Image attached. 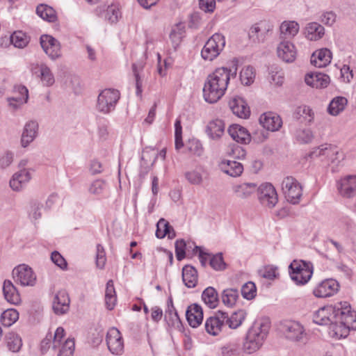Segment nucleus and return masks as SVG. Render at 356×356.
I'll return each instance as SVG.
<instances>
[{
    "label": "nucleus",
    "mask_w": 356,
    "mask_h": 356,
    "mask_svg": "<svg viewBox=\"0 0 356 356\" xmlns=\"http://www.w3.org/2000/svg\"><path fill=\"white\" fill-rule=\"evenodd\" d=\"M238 60L234 58L229 69L222 67L209 74L204 83L203 96L206 102L213 104L218 102L225 94L231 79L237 74Z\"/></svg>",
    "instance_id": "1"
},
{
    "label": "nucleus",
    "mask_w": 356,
    "mask_h": 356,
    "mask_svg": "<svg viewBox=\"0 0 356 356\" xmlns=\"http://www.w3.org/2000/svg\"><path fill=\"white\" fill-rule=\"evenodd\" d=\"M270 323L268 319L256 321L248 329L243 343V350L247 354H252L259 350L269 332Z\"/></svg>",
    "instance_id": "2"
},
{
    "label": "nucleus",
    "mask_w": 356,
    "mask_h": 356,
    "mask_svg": "<svg viewBox=\"0 0 356 356\" xmlns=\"http://www.w3.org/2000/svg\"><path fill=\"white\" fill-rule=\"evenodd\" d=\"M291 278L297 284H307L313 274V264L309 261L293 260L289 265Z\"/></svg>",
    "instance_id": "3"
},
{
    "label": "nucleus",
    "mask_w": 356,
    "mask_h": 356,
    "mask_svg": "<svg viewBox=\"0 0 356 356\" xmlns=\"http://www.w3.org/2000/svg\"><path fill=\"white\" fill-rule=\"evenodd\" d=\"M225 46V37L220 33H215L206 42L201 56L204 60L212 61L220 55Z\"/></svg>",
    "instance_id": "4"
},
{
    "label": "nucleus",
    "mask_w": 356,
    "mask_h": 356,
    "mask_svg": "<svg viewBox=\"0 0 356 356\" xmlns=\"http://www.w3.org/2000/svg\"><path fill=\"white\" fill-rule=\"evenodd\" d=\"M120 97L118 90L108 88L102 90L97 98V111L104 114L109 113L115 109Z\"/></svg>",
    "instance_id": "5"
},
{
    "label": "nucleus",
    "mask_w": 356,
    "mask_h": 356,
    "mask_svg": "<svg viewBox=\"0 0 356 356\" xmlns=\"http://www.w3.org/2000/svg\"><path fill=\"white\" fill-rule=\"evenodd\" d=\"M335 325H340L348 330H356V312L351 311L350 305L345 302L339 303L335 314Z\"/></svg>",
    "instance_id": "6"
},
{
    "label": "nucleus",
    "mask_w": 356,
    "mask_h": 356,
    "mask_svg": "<svg viewBox=\"0 0 356 356\" xmlns=\"http://www.w3.org/2000/svg\"><path fill=\"white\" fill-rule=\"evenodd\" d=\"M282 190L288 202L293 204L299 202L302 190L300 184L294 177H285L282 182Z\"/></svg>",
    "instance_id": "7"
},
{
    "label": "nucleus",
    "mask_w": 356,
    "mask_h": 356,
    "mask_svg": "<svg viewBox=\"0 0 356 356\" xmlns=\"http://www.w3.org/2000/svg\"><path fill=\"white\" fill-rule=\"evenodd\" d=\"M13 276L15 282L22 286H33L36 282L35 273L30 266L24 264L14 268Z\"/></svg>",
    "instance_id": "8"
},
{
    "label": "nucleus",
    "mask_w": 356,
    "mask_h": 356,
    "mask_svg": "<svg viewBox=\"0 0 356 356\" xmlns=\"http://www.w3.org/2000/svg\"><path fill=\"white\" fill-rule=\"evenodd\" d=\"M280 330L285 337L291 341H299L305 335L303 327L294 321H287L281 323Z\"/></svg>",
    "instance_id": "9"
},
{
    "label": "nucleus",
    "mask_w": 356,
    "mask_h": 356,
    "mask_svg": "<svg viewBox=\"0 0 356 356\" xmlns=\"http://www.w3.org/2000/svg\"><path fill=\"white\" fill-rule=\"evenodd\" d=\"M258 198L261 204L273 208L277 203L278 197L275 188L269 183L261 184L258 188Z\"/></svg>",
    "instance_id": "10"
},
{
    "label": "nucleus",
    "mask_w": 356,
    "mask_h": 356,
    "mask_svg": "<svg viewBox=\"0 0 356 356\" xmlns=\"http://www.w3.org/2000/svg\"><path fill=\"white\" fill-rule=\"evenodd\" d=\"M338 305L335 306H326L320 308L313 316L314 323L320 325L335 324V319Z\"/></svg>",
    "instance_id": "11"
},
{
    "label": "nucleus",
    "mask_w": 356,
    "mask_h": 356,
    "mask_svg": "<svg viewBox=\"0 0 356 356\" xmlns=\"http://www.w3.org/2000/svg\"><path fill=\"white\" fill-rule=\"evenodd\" d=\"M106 344L110 352L116 355L124 351V341L120 332L115 327L109 329L106 334Z\"/></svg>",
    "instance_id": "12"
},
{
    "label": "nucleus",
    "mask_w": 356,
    "mask_h": 356,
    "mask_svg": "<svg viewBox=\"0 0 356 356\" xmlns=\"http://www.w3.org/2000/svg\"><path fill=\"white\" fill-rule=\"evenodd\" d=\"M40 40L42 49L51 60L60 57V44L56 38L49 35H42Z\"/></svg>",
    "instance_id": "13"
},
{
    "label": "nucleus",
    "mask_w": 356,
    "mask_h": 356,
    "mask_svg": "<svg viewBox=\"0 0 356 356\" xmlns=\"http://www.w3.org/2000/svg\"><path fill=\"white\" fill-rule=\"evenodd\" d=\"M339 194L346 198L356 195V175H346L337 182Z\"/></svg>",
    "instance_id": "14"
},
{
    "label": "nucleus",
    "mask_w": 356,
    "mask_h": 356,
    "mask_svg": "<svg viewBox=\"0 0 356 356\" xmlns=\"http://www.w3.org/2000/svg\"><path fill=\"white\" fill-rule=\"evenodd\" d=\"M224 312L218 311L214 316H210L205 321L206 332L212 335L217 336L225 327Z\"/></svg>",
    "instance_id": "15"
},
{
    "label": "nucleus",
    "mask_w": 356,
    "mask_h": 356,
    "mask_svg": "<svg viewBox=\"0 0 356 356\" xmlns=\"http://www.w3.org/2000/svg\"><path fill=\"white\" fill-rule=\"evenodd\" d=\"M338 282L333 279H327L319 283L314 289V295L318 298H327L334 295L339 290Z\"/></svg>",
    "instance_id": "16"
},
{
    "label": "nucleus",
    "mask_w": 356,
    "mask_h": 356,
    "mask_svg": "<svg viewBox=\"0 0 356 356\" xmlns=\"http://www.w3.org/2000/svg\"><path fill=\"white\" fill-rule=\"evenodd\" d=\"M277 56L285 63H293L297 56L295 45L287 40L281 42L277 47Z\"/></svg>",
    "instance_id": "17"
},
{
    "label": "nucleus",
    "mask_w": 356,
    "mask_h": 356,
    "mask_svg": "<svg viewBox=\"0 0 356 356\" xmlns=\"http://www.w3.org/2000/svg\"><path fill=\"white\" fill-rule=\"evenodd\" d=\"M318 152H315V154L326 156L332 163H337V165L344 159L343 153L337 146L331 144L322 145L318 147Z\"/></svg>",
    "instance_id": "18"
},
{
    "label": "nucleus",
    "mask_w": 356,
    "mask_h": 356,
    "mask_svg": "<svg viewBox=\"0 0 356 356\" xmlns=\"http://www.w3.org/2000/svg\"><path fill=\"white\" fill-rule=\"evenodd\" d=\"M259 122L264 129L272 132L278 131L282 125L281 117L273 112L262 114L259 118Z\"/></svg>",
    "instance_id": "19"
},
{
    "label": "nucleus",
    "mask_w": 356,
    "mask_h": 356,
    "mask_svg": "<svg viewBox=\"0 0 356 356\" xmlns=\"http://www.w3.org/2000/svg\"><path fill=\"white\" fill-rule=\"evenodd\" d=\"M229 106L232 111L237 117L243 119H247L250 115V107L246 102L240 97L233 98L229 102Z\"/></svg>",
    "instance_id": "20"
},
{
    "label": "nucleus",
    "mask_w": 356,
    "mask_h": 356,
    "mask_svg": "<svg viewBox=\"0 0 356 356\" xmlns=\"http://www.w3.org/2000/svg\"><path fill=\"white\" fill-rule=\"evenodd\" d=\"M218 167L224 173L233 177H239L243 172V165L236 161L222 159L218 163Z\"/></svg>",
    "instance_id": "21"
},
{
    "label": "nucleus",
    "mask_w": 356,
    "mask_h": 356,
    "mask_svg": "<svg viewBox=\"0 0 356 356\" xmlns=\"http://www.w3.org/2000/svg\"><path fill=\"white\" fill-rule=\"evenodd\" d=\"M70 302V298L65 291H58L53 300L52 307L55 314H65L69 310Z\"/></svg>",
    "instance_id": "22"
},
{
    "label": "nucleus",
    "mask_w": 356,
    "mask_h": 356,
    "mask_svg": "<svg viewBox=\"0 0 356 356\" xmlns=\"http://www.w3.org/2000/svg\"><path fill=\"white\" fill-rule=\"evenodd\" d=\"M305 81L313 88H325L329 85L330 78L328 75L321 72H310L306 74Z\"/></svg>",
    "instance_id": "23"
},
{
    "label": "nucleus",
    "mask_w": 356,
    "mask_h": 356,
    "mask_svg": "<svg viewBox=\"0 0 356 356\" xmlns=\"http://www.w3.org/2000/svg\"><path fill=\"white\" fill-rule=\"evenodd\" d=\"M186 317L192 327H197L203 320V311L200 305L194 303L188 307Z\"/></svg>",
    "instance_id": "24"
},
{
    "label": "nucleus",
    "mask_w": 356,
    "mask_h": 356,
    "mask_svg": "<svg viewBox=\"0 0 356 356\" xmlns=\"http://www.w3.org/2000/svg\"><path fill=\"white\" fill-rule=\"evenodd\" d=\"M332 59V52L327 48L314 51L311 56V63L317 67L327 66Z\"/></svg>",
    "instance_id": "25"
},
{
    "label": "nucleus",
    "mask_w": 356,
    "mask_h": 356,
    "mask_svg": "<svg viewBox=\"0 0 356 356\" xmlns=\"http://www.w3.org/2000/svg\"><path fill=\"white\" fill-rule=\"evenodd\" d=\"M95 12L97 15L104 17L105 20L110 23H116L120 17V12L118 7L114 4L108 6L105 10L102 6L96 8Z\"/></svg>",
    "instance_id": "26"
},
{
    "label": "nucleus",
    "mask_w": 356,
    "mask_h": 356,
    "mask_svg": "<svg viewBox=\"0 0 356 356\" xmlns=\"http://www.w3.org/2000/svg\"><path fill=\"white\" fill-rule=\"evenodd\" d=\"M17 95L8 99L9 105L17 109L20 105L27 102L29 99V90L24 86H17L15 87Z\"/></svg>",
    "instance_id": "27"
},
{
    "label": "nucleus",
    "mask_w": 356,
    "mask_h": 356,
    "mask_svg": "<svg viewBox=\"0 0 356 356\" xmlns=\"http://www.w3.org/2000/svg\"><path fill=\"white\" fill-rule=\"evenodd\" d=\"M207 172L203 168L188 170L184 172V177L187 181L194 186H202L204 181Z\"/></svg>",
    "instance_id": "28"
},
{
    "label": "nucleus",
    "mask_w": 356,
    "mask_h": 356,
    "mask_svg": "<svg viewBox=\"0 0 356 356\" xmlns=\"http://www.w3.org/2000/svg\"><path fill=\"white\" fill-rule=\"evenodd\" d=\"M224 314L225 316L224 320L225 326L228 325L231 329H236L240 327L247 316L246 312L243 309H238L233 312L230 316L226 312H224Z\"/></svg>",
    "instance_id": "29"
},
{
    "label": "nucleus",
    "mask_w": 356,
    "mask_h": 356,
    "mask_svg": "<svg viewBox=\"0 0 356 356\" xmlns=\"http://www.w3.org/2000/svg\"><path fill=\"white\" fill-rule=\"evenodd\" d=\"M31 179V175L26 169L21 170L13 175L10 181V186L14 191H19Z\"/></svg>",
    "instance_id": "30"
},
{
    "label": "nucleus",
    "mask_w": 356,
    "mask_h": 356,
    "mask_svg": "<svg viewBox=\"0 0 356 356\" xmlns=\"http://www.w3.org/2000/svg\"><path fill=\"white\" fill-rule=\"evenodd\" d=\"M197 271L192 266L186 265L182 269V280L188 288H194L197 284Z\"/></svg>",
    "instance_id": "31"
},
{
    "label": "nucleus",
    "mask_w": 356,
    "mask_h": 356,
    "mask_svg": "<svg viewBox=\"0 0 356 356\" xmlns=\"http://www.w3.org/2000/svg\"><path fill=\"white\" fill-rule=\"evenodd\" d=\"M324 33V27L317 22L309 23L305 27V34L309 40H318L323 38Z\"/></svg>",
    "instance_id": "32"
},
{
    "label": "nucleus",
    "mask_w": 356,
    "mask_h": 356,
    "mask_svg": "<svg viewBox=\"0 0 356 356\" xmlns=\"http://www.w3.org/2000/svg\"><path fill=\"white\" fill-rule=\"evenodd\" d=\"M166 236L172 239L176 236V234L170 223L164 218H161L156 224V236L163 238Z\"/></svg>",
    "instance_id": "33"
},
{
    "label": "nucleus",
    "mask_w": 356,
    "mask_h": 356,
    "mask_svg": "<svg viewBox=\"0 0 356 356\" xmlns=\"http://www.w3.org/2000/svg\"><path fill=\"white\" fill-rule=\"evenodd\" d=\"M232 189L237 197L246 199L257 189V186L254 183H243L234 186Z\"/></svg>",
    "instance_id": "34"
},
{
    "label": "nucleus",
    "mask_w": 356,
    "mask_h": 356,
    "mask_svg": "<svg viewBox=\"0 0 356 356\" xmlns=\"http://www.w3.org/2000/svg\"><path fill=\"white\" fill-rule=\"evenodd\" d=\"M5 299L10 303L17 305L20 302V296L15 286L10 281H5L3 286Z\"/></svg>",
    "instance_id": "35"
},
{
    "label": "nucleus",
    "mask_w": 356,
    "mask_h": 356,
    "mask_svg": "<svg viewBox=\"0 0 356 356\" xmlns=\"http://www.w3.org/2000/svg\"><path fill=\"white\" fill-rule=\"evenodd\" d=\"M37 15L49 22H55L58 19L56 10L47 4H40L36 8Z\"/></svg>",
    "instance_id": "36"
},
{
    "label": "nucleus",
    "mask_w": 356,
    "mask_h": 356,
    "mask_svg": "<svg viewBox=\"0 0 356 356\" xmlns=\"http://www.w3.org/2000/svg\"><path fill=\"white\" fill-rule=\"evenodd\" d=\"M202 299L209 308H216L218 304V296L216 290L211 286L205 289L202 294Z\"/></svg>",
    "instance_id": "37"
},
{
    "label": "nucleus",
    "mask_w": 356,
    "mask_h": 356,
    "mask_svg": "<svg viewBox=\"0 0 356 356\" xmlns=\"http://www.w3.org/2000/svg\"><path fill=\"white\" fill-rule=\"evenodd\" d=\"M348 103V100L343 97H337L334 98L328 105V113L334 116L339 115L342 112Z\"/></svg>",
    "instance_id": "38"
},
{
    "label": "nucleus",
    "mask_w": 356,
    "mask_h": 356,
    "mask_svg": "<svg viewBox=\"0 0 356 356\" xmlns=\"http://www.w3.org/2000/svg\"><path fill=\"white\" fill-rule=\"evenodd\" d=\"M117 301L115 290L113 282L110 280L106 283L105 291V303L108 309L111 310L114 308Z\"/></svg>",
    "instance_id": "39"
},
{
    "label": "nucleus",
    "mask_w": 356,
    "mask_h": 356,
    "mask_svg": "<svg viewBox=\"0 0 356 356\" xmlns=\"http://www.w3.org/2000/svg\"><path fill=\"white\" fill-rule=\"evenodd\" d=\"M282 35L285 38L294 37L299 31V24L295 21H284L280 27Z\"/></svg>",
    "instance_id": "40"
},
{
    "label": "nucleus",
    "mask_w": 356,
    "mask_h": 356,
    "mask_svg": "<svg viewBox=\"0 0 356 356\" xmlns=\"http://www.w3.org/2000/svg\"><path fill=\"white\" fill-rule=\"evenodd\" d=\"M165 319L169 325L178 326L181 323L180 318L172 304V299L168 302V309L165 311Z\"/></svg>",
    "instance_id": "41"
},
{
    "label": "nucleus",
    "mask_w": 356,
    "mask_h": 356,
    "mask_svg": "<svg viewBox=\"0 0 356 356\" xmlns=\"http://www.w3.org/2000/svg\"><path fill=\"white\" fill-rule=\"evenodd\" d=\"M6 345L9 350L17 353L22 346L20 337L15 332H9L6 336Z\"/></svg>",
    "instance_id": "42"
},
{
    "label": "nucleus",
    "mask_w": 356,
    "mask_h": 356,
    "mask_svg": "<svg viewBox=\"0 0 356 356\" xmlns=\"http://www.w3.org/2000/svg\"><path fill=\"white\" fill-rule=\"evenodd\" d=\"M19 318V313L16 309H9L1 315V323L5 327H10Z\"/></svg>",
    "instance_id": "43"
},
{
    "label": "nucleus",
    "mask_w": 356,
    "mask_h": 356,
    "mask_svg": "<svg viewBox=\"0 0 356 356\" xmlns=\"http://www.w3.org/2000/svg\"><path fill=\"white\" fill-rule=\"evenodd\" d=\"M261 23L253 24L248 32L249 39L254 43L263 42L265 40V34L261 31Z\"/></svg>",
    "instance_id": "44"
},
{
    "label": "nucleus",
    "mask_w": 356,
    "mask_h": 356,
    "mask_svg": "<svg viewBox=\"0 0 356 356\" xmlns=\"http://www.w3.org/2000/svg\"><path fill=\"white\" fill-rule=\"evenodd\" d=\"M39 77L43 84L47 87H50L55 83V79L50 68L45 64L42 63L41 73Z\"/></svg>",
    "instance_id": "45"
},
{
    "label": "nucleus",
    "mask_w": 356,
    "mask_h": 356,
    "mask_svg": "<svg viewBox=\"0 0 356 356\" xmlns=\"http://www.w3.org/2000/svg\"><path fill=\"white\" fill-rule=\"evenodd\" d=\"M238 298V291L235 289H225L222 294V302L228 307L234 305Z\"/></svg>",
    "instance_id": "46"
},
{
    "label": "nucleus",
    "mask_w": 356,
    "mask_h": 356,
    "mask_svg": "<svg viewBox=\"0 0 356 356\" xmlns=\"http://www.w3.org/2000/svg\"><path fill=\"white\" fill-rule=\"evenodd\" d=\"M42 208L43 204L37 200H33L30 202L29 217L31 221H36L41 218Z\"/></svg>",
    "instance_id": "47"
},
{
    "label": "nucleus",
    "mask_w": 356,
    "mask_h": 356,
    "mask_svg": "<svg viewBox=\"0 0 356 356\" xmlns=\"http://www.w3.org/2000/svg\"><path fill=\"white\" fill-rule=\"evenodd\" d=\"M209 265L213 270L217 271L224 270L227 267V264L224 261L222 254L220 252L216 254H211Z\"/></svg>",
    "instance_id": "48"
},
{
    "label": "nucleus",
    "mask_w": 356,
    "mask_h": 356,
    "mask_svg": "<svg viewBox=\"0 0 356 356\" xmlns=\"http://www.w3.org/2000/svg\"><path fill=\"white\" fill-rule=\"evenodd\" d=\"M255 77L254 70L252 66H247L240 72L241 83L245 86H250L254 82Z\"/></svg>",
    "instance_id": "49"
},
{
    "label": "nucleus",
    "mask_w": 356,
    "mask_h": 356,
    "mask_svg": "<svg viewBox=\"0 0 356 356\" xmlns=\"http://www.w3.org/2000/svg\"><path fill=\"white\" fill-rule=\"evenodd\" d=\"M11 42L15 47L23 48L29 43V38L22 31H15L10 36Z\"/></svg>",
    "instance_id": "50"
},
{
    "label": "nucleus",
    "mask_w": 356,
    "mask_h": 356,
    "mask_svg": "<svg viewBox=\"0 0 356 356\" xmlns=\"http://www.w3.org/2000/svg\"><path fill=\"white\" fill-rule=\"evenodd\" d=\"M185 145L189 152L197 156H200L203 152L202 144L193 136L188 137Z\"/></svg>",
    "instance_id": "51"
},
{
    "label": "nucleus",
    "mask_w": 356,
    "mask_h": 356,
    "mask_svg": "<svg viewBox=\"0 0 356 356\" xmlns=\"http://www.w3.org/2000/svg\"><path fill=\"white\" fill-rule=\"evenodd\" d=\"M225 128L224 122L220 119H216L209 122L206 127L207 134H218V132L223 133Z\"/></svg>",
    "instance_id": "52"
},
{
    "label": "nucleus",
    "mask_w": 356,
    "mask_h": 356,
    "mask_svg": "<svg viewBox=\"0 0 356 356\" xmlns=\"http://www.w3.org/2000/svg\"><path fill=\"white\" fill-rule=\"evenodd\" d=\"M257 289L255 284L252 282H248L244 284L241 288V294L247 300H251L256 296Z\"/></svg>",
    "instance_id": "53"
},
{
    "label": "nucleus",
    "mask_w": 356,
    "mask_h": 356,
    "mask_svg": "<svg viewBox=\"0 0 356 356\" xmlns=\"http://www.w3.org/2000/svg\"><path fill=\"white\" fill-rule=\"evenodd\" d=\"M74 341L71 339H67L62 345L58 356H72L74 351Z\"/></svg>",
    "instance_id": "54"
},
{
    "label": "nucleus",
    "mask_w": 356,
    "mask_h": 356,
    "mask_svg": "<svg viewBox=\"0 0 356 356\" xmlns=\"http://www.w3.org/2000/svg\"><path fill=\"white\" fill-rule=\"evenodd\" d=\"M106 189V183L104 180L97 179L91 184L89 192L91 194L99 195L102 194Z\"/></svg>",
    "instance_id": "55"
},
{
    "label": "nucleus",
    "mask_w": 356,
    "mask_h": 356,
    "mask_svg": "<svg viewBox=\"0 0 356 356\" xmlns=\"http://www.w3.org/2000/svg\"><path fill=\"white\" fill-rule=\"evenodd\" d=\"M239 345L237 343H229L221 348L223 356H235L239 353Z\"/></svg>",
    "instance_id": "56"
},
{
    "label": "nucleus",
    "mask_w": 356,
    "mask_h": 356,
    "mask_svg": "<svg viewBox=\"0 0 356 356\" xmlns=\"http://www.w3.org/2000/svg\"><path fill=\"white\" fill-rule=\"evenodd\" d=\"M106 261V252L104 247L100 245H97V253H96V265L97 266L102 269L104 268Z\"/></svg>",
    "instance_id": "57"
},
{
    "label": "nucleus",
    "mask_w": 356,
    "mask_h": 356,
    "mask_svg": "<svg viewBox=\"0 0 356 356\" xmlns=\"http://www.w3.org/2000/svg\"><path fill=\"white\" fill-rule=\"evenodd\" d=\"M184 36V31L178 28L173 29L170 33V39L172 46L176 49L181 42Z\"/></svg>",
    "instance_id": "58"
},
{
    "label": "nucleus",
    "mask_w": 356,
    "mask_h": 356,
    "mask_svg": "<svg viewBox=\"0 0 356 356\" xmlns=\"http://www.w3.org/2000/svg\"><path fill=\"white\" fill-rule=\"evenodd\" d=\"M187 245L184 239L177 240L175 242V254L178 261L185 258Z\"/></svg>",
    "instance_id": "59"
},
{
    "label": "nucleus",
    "mask_w": 356,
    "mask_h": 356,
    "mask_svg": "<svg viewBox=\"0 0 356 356\" xmlns=\"http://www.w3.org/2000/svg\"><path fill=\"white\" fill-rule=\"evenodd\" d=\"M51 259L57 266L64 270L67 267V264L63 257L57 251H54L51 254Z\"/></svg>",
    "instance_id": "60"
},
{
    "label": "nucleus",
    "mask_w": 356,
    "mask_h": 356,
    "mask_svg": "<svg viewBox=\"0 0 356 356\" xmlns=\"http://www.w3.org/2000/svg\"><path fill=\"white\" fill-rule=\"evenodd\" d=\"M277 268L273 266H267L259 270L260 275L266 279L273 280L277 277Z\"/></svg>",
    "instance_id": "61"
},
{
    "label": "nucleus",
    "mask_w": 356,
    "mask_h": 356,
    "mask_svg": "<svg viewBox=\"0 0 356 356\" xmlns=\"http://www.w3.org/2000/svg\"><path fill=\"white\" fill-rule=\"evenodd\" d=\"M132 71H133V73H134V75L135 79H136V95L141 96L142 92H143V89H142L143 83H142V80H141L140 76L138 71L137 65L135 63H134L132 65Z\"/></svg>",
    "instance_id": "62"
},
{
    "label": "nucleus",
    "mask_w": 356,
    "mask_h": 356,
    "mask_svg": "<svg viewBox=\"0 0 356 356\" xmlns=\"http://www.w3.org/2000/svg\"><path fill=\"white\" fill-rule=\"evenodd\" d=\"M229 147L230 151L228 152V155L233 156L234 158L238 159L245 158L246 152L243 148L236 145H230Z\"/></svg>",
    "instance_id": "63"
},
{
    "label": "nucleus",
    "mask_w": 356,
    "mask_h": 356,
    "mask_svg": "<svg viewBox=\"0 0 356 356\" xmlns=\"http://www.w3.org/2000/svg\"><path fill=\"white\" fill-rule=\"evenodd\" d=\"M200 8L204 12L212 13L216 7L215 0H199Z\"/></svg>",
    "instance_id": "64"
}]
</instances>
